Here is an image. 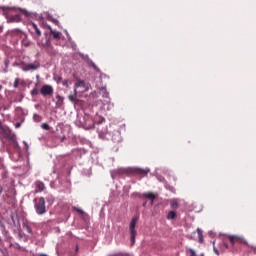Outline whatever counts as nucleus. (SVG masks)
Segmentation results:
<instances>
[{
	"mask_svg": "<svg viewBox=\"0 0 256 256\" xmlns=\"http://www.w3.org/2000/svg\"><path fill=\"white\" fill-rule=\"evenodd\" d=\"M0 133H1L2 135H4V137H5L6 139H8V141H12V143H14L15 145H17V141L15 140V134L11 133L10 130L5 129V128L3 127V125H1V123H0Z\"/></svg>",
	"mask_w": 256,
	"mask_h": 256,
	"instance_id": "7ed1b4c3",
	"label": "nucleus"
},
{
	"mask_svg": "<svg viewBox=\"0 0 256 256\" xmlns=\"http://www.w3.org/2000/svg\"><path fill=\"white\" fill-rule=\"evenodd\" d=\"M235 239H237V236H231V237H230V243H231V245H235Z\"/></svg>",
	"mask_w": 256,
	"mask_h": 256,
	"instance_id": "b1692460",
	"label": "nucleus"
},
{
	"mask_svg": "<svg viewBox=\"0 0 256 256\" xmlns=\"http://www.w3.org/2000/svg\"><path fill=\"white\" fill-rule=\"evenodd\" d=\"M135 173L138 175H147V173H149V169L136 168Z\"/></svg>",
	"mask_w": 256,
	"mask_h": 256,
	"instance_id": "ddd939ff",
	"label": "nucleus"
},
{
	"mask_svg": "<svg viewBox=\"0 0 256 256\" xmlns=\"http://www.w3.org/2000/svg\"><path fill=\"white\" fill-rule=\"evenodd\" d=\"M197 233H198V237L203 236V230H201L200 228H197Z\"/></svg>",
	"mask_w": 256,
	"mask_h": 256,
	"instance_id": "cd10ccee",
	"label": "nucleus"
},
{
	"mask_svg": "<svg viewBox=\"0 0 256 256\" xmlns=\"http://www.w3.org/2000/svg\"><path fill=\"white\" fill-rule=\"evenodd\" d=\"M24 145H25L26 151H27V149H29V144H27V142L24 141Z\"/></svg>",
	"mask_w": 256,
	"mask_h": 256,
	"instance_id": "f704fd0d",
	"label": "nucleus"
},
{
	"mask_svg": "<svg viewBox=\"0 0 256 256\" xmlns=\"http://www.w3.org/2000/svg\"><path fill=\"white\" fill-rule=\"evenodd\" d=\"M79 251V247L76 246L75 252L77 253Z\"/></svg>",
	"mask_w": 256,
	"mask_h": 256,
	"instance_id": "ea45409f",
	"label": "nucleus"
},
{
	"mask_svg": "<svg viewBox=\"0 0 256 256\" xmlns=\"http://www.w3.org/2000/svg\"><path fill=\"white\" fill-rule=\"evenodd\" d=\"M191 256H195V250H190Z\"/></svg>",
	"mask_w": 256,
	"mask_h": 256,
	"instance_id": "c9c22d12",
	"label": "nucleus"
},
{
	"mask_svg": "<svg viewBox=\"0 0 256 256\" xmlns=\"http://www.w3.org/2000/svg\"><path fill=\"white\" fill-rule=\"evenodd\" d=\"M68 99L71 101V103H73L75 108L81 107L83 105V102L77 98V89H74V95H69Z\"/></svg>",
	"mask_w": 256,
	"mask_h": 256,
	"instance_id": "39448f33",
	"label": "nucleus"
},
{
	"mask_svg": "<svg viewBox=\"0 0 256 256\" xmlns=\"http://www.w3.org/2000/svg\"><path fill=\"white\" fill-rule=\"evenodd\" d=\"M73 210L74 211H77V213H80V215H83L85 212L83 210H81L80 208H77V207H73Z\"/></svg>",
	"mask_w": 256,
	"mask_h": 256,
	"instance_id": "5701e85b",
	"label": "nucleus"
},
{
	"mask_svg": "<svg viewBox=\"0 0 256 256\" xmlns=\"http://www.w3.org/2000/svg\"><path fill=\"white\" fill-rule=\"evenodd\" d=\"M16 112L17 113H23V108H21V107L16 108Z\"/></svg>",
	"mask_w": 256,
	"mask_h": 256,
	"instance_id": "c756f323",
	"label": "nucleus"
},
{
	"mask_svg": "<svg viewBox=\"0 0 256 256\" xmlns=\"http://www.w3.org/2000/svg\"><path fill=\"white\" fill-rule=\"evenodd\" d=\"M80 125H81L84 129H93V127H95L94 124L87 125V122L85 121V118H83V121L80 120Z\"/></svg>",
	"mask_w": 256,
	"mask_h": 256,
	"instance_id": "f8f14e48",
	"label": "nucleus"
},
{
	"mask_svg": "<svg viewBox=\"0 0 256 256\" xmlns=\"http://www.w3.org/2000/svg\"><path fill=\"white\" fill-rule=\"evenodd\" d=\"M7 23H21V16L16 14L14 16L6 15Z\"/></svg>",
	"mask_w": 256,
	"mask_h": 256,
	"instance_id": "0eeeda50",
	"label": "nucleus"
},
{
	"mask_svg": "<svg viewBox=\"0 0 256 256\" xmlns=\"http://www.w3.org/2000/svg\"><path fill=\"white\" fill-rule=\"evenodd\" d=\"M13 87H15V89H17V87H19V79H16L14 81Z\"/></svg>",
	"mask_w": 256,
	"mask_h": 256,
	"instance_id": "a878e982",
	"label": "nucleus"
},
{
	"mask_svg": "<svg viewBox=\"0 0 256 256\" xmlns=\"http://www.w3.org/2000/svg\"><path fill=\"white\" fill-rule=\"evenodd\" d=\"M36 190L35 193H41L42 191H45V184L41 181L35 182Z\"/></svg>",
	"mask_w": 256,
	"mask_h": 256,
	"instance_id": "1a4fd4ad",
	"label": "nucleus"
},
{
	"mask_svg": "<svg viewBox=\"0 0 256 256\" xmlns=\"http://www.w3.org/2000/svg\"><path fill=\"white\" fill-rule=\"evenodd\" d=\"M175 217H177V213H175V211H170L167 215V219L170 221H173V219H175Z\"/></svg>",
	"mask_w": 256,
	"mask_h": 256,
	"instance_id": "2eb2a0df",
	"label": "nucleus"
},
{
	"mask_svg": "<svg viewBox=\"0 0 256 256\" xmlns=\"http://www.w3.org/2000/svg\"><path fill=\"white\" fill-rule=\"evenodd\" d=\"M199 243H203V235L199 236Z\"/></svg>",
	"mask_w": 256,
	"mask_h": 256,
	"instance_id": "72a5a7b5",
	"label": "nucleus"
},
{
	"mask_svg": "<svg viewBox=\"0 0 256 256\" xmlns=\"http://www.w3.org/2000/svg\"><path fill=\"white\" fill-rule=\"evenodd\" d=\"M34 209L37 215H45V213H47V207L45 206L44 197H40L38 200L34 199Z\"/></svg>",
	"mask_w": 256,
	"mask_h": 256,
	"instance_id": "f257e3e1",
	"label": "nucleus"
},
{
	"mask_svg": "<svg viewBox=\"0 0 256 256\" xmlns=\"http://www.w3.org/2000/svg\"><path fill=\"white\" fill-rule=\"evenodd\" d=\"M48 29H49L50 34H51V31H53V28H51V26H48Z\"/></svg>",
	"mask_w": 256,
	"mask_h": 256,
	"instance_id": "4c0bfd02",
	"label": "nucleus"
},
{
	"mask_svg": "<svg viewBox=\"0 0 256 256\" xmlns=\"http://www.w3.org/2000/svg\"><path fill=\"white\" fill-rule=\"evenodd\" d=\"M31 95H32L33 97L39 95V90H38L37 88H34V89L31 91Z\"/></svg>",
	"mask_w": 256,
	"mask_h": 256,
	"instance_id": "aec40b11",
	"label": "nucleus"
},
{
	"mask_svg": "<svg viewBox=\"0 0 256 256\" xmlns=\"http://www.w3.org/2000/svg\"><path fill=\"white\" fill-rule=\"evenodd\" d=\"M54 81H56V83H62L63 78L61 76H54Z\"/></svg>",
	"mask_w": 256,
	"mask_h": 256,
	"instance_id": "6ab92c4d",
	"label": "nucleus"
},
{
	"mask_svg": "<svg viewBox=\"0 0 256 256\" xmlns=\"http://www.w3.org/2000/svg\"><path fill=\"white\" fill-rule=\"evenodd\" d=\"M171 207H172V209H177V207H179V204L177 203V201H172Z\"/></svg>",
	"mask_w": 256,
	"mask_h": 256,
	"instance_id": "4be33fe9",
	"label": "nucleus"
},
{
	"mask_svg": "<svg viewBox=\"0 0 256 256\" xmlns=\"http://www.w3.org/2000/svg\"><path fill=\"white\" fill-rule=\"evenodd\" d=\"M119 170H113L112 172H111V177H112V179H115V175H119Z\"/></svg>",
	"mask_w": 256,
	"mask_h": 256,
	"instance_id": "412c9836",
	"label": "nucleus"
},
{
	"mask_svg": "<svg viewBox=\"0 0 256 256\" xmlns=\"http://www.w3.org/2000/svg\"><path fill=\"white\" fill-rule=\"evenodd\" d=\"M40 67L39 62L34 64H24L22 67V71H37V68Z\"/></svg>",
	"mask_w": 256,
	"mask_h": 256,
	"instance_id": "423d86ee",
	"label": "nucleus"
},
{
	"mask_svg": "<svg viewBox=\"0 0 256 256\" xmlns=\"http://www.w3.org/2000/svg\"><path fill=\"white\" fill-rule=\"evenodd\" d=\"M56 99V107H63V97L57 95Z\"/></svg>",
	"mask_w": 256,
	"mask_h": 256,
	"instance_id": "4468645a",
	"label": "nucleus"
},
{
	"mask_svg": "<svg viewBox=\"0 0 256 256\" xmlns=\"http://www.w3.org/2000/svg\"><path fill=\"white\" fill-rule=\"evenodd\" d=\"M5 66L9 67V61L8 60L5 61Z\"/></svg>",
	"mask_w": 256,
	"mask_h": 256,
	"instance_id": "e433bc0d",
	"label": "nucleus"
},
{
	"mask_svg": "<svg viewBox=\"0 0 256 256\" xmlns=\"http://www.w3.org/2000/svg\"><path fill=\"white\" fill-rule=\"evenodd\" d=\"M79 87H81L82 89H84V91H87V85L85 84V81L83 80H79L75 83V89H79Z\"/></svg>",
	"mask_w": 256,
	"mask_h": 256,
	"instance_id": "9b49d317",
	"label": "nucleus"
},
{
	"mask_svg": "<svg viewBox=\"0 0 256 256\" xmlns=\"http://www.w3.org/2000/svg\"><path fill=\"white\" fill-rule=\"evenodd\" d=\"M20 11H21L22 13H24V15H25L26 17H29V12H27V10L20 8Z\"/></svg>",
	"mask_w": 256,
	"mask_h": 256,
	"instance_id": "bb28decb",
	"label": "nucleus"
},
{
	"mask_svg": "<svg viewBox=\"0 0 256 256\" xmlns=\"http://www.w3.org/2000/svg\"><path fill=\"white\" fill-rule=\"evenodd\" d=\"M62 85H64V87H69L68 80L67 79L62 80Z\"/></svg>",
	"mask_w": 256,
	"mask_h": 256,
	"instance_id": "393cba45",
	"label": "nucleus"
},
{
	"mask_svg": "<svg viewBox=\"0 0 256 256\" xmlns=\"http://www.w3.org/2000/svg\"><path fill=\"white\" fill-rule=\"evenodd\" d=\"M42 129H49V124H42Z\"/></svg>",
	"mask_w": 256,
	"mask_h": 256,
	"instance_id": "7c9ffc66",
	"label": "nucleus"
},
{
	"mask_svg": "<svg viewBox=\"0 0 256 256\" xmlns=\"http://www.w3.org/2000/svg\"><path fill=\"white\" fill-rule=\"evenodd\" d=\"M27 233H33V230L30 228V226H26Z\"/></svg>",
	"mask_w": 256,
	"mask_h": 256,
	"instance_id": "c85d7f7f",
	"label": "nucleus"
},
{
	"mask_svg": "<svg viewBox=\"0 0 256 256\" xmlns=\"http://www.w3.org/2000/svg\"><path fill=\"white\" fill-rule=\"evenodd\" d=\"M213 251L216 253V255H219V250L215 246L213 247Z\"/></svg>",
	"mask_w": 256,
	"mask_h": 256,
	"instance_id": "2f4dec72",
	"label": "nucleus"
},
{
	"mask_svg": "<svg viewBox=\"0 0 256 256\" xmlns=\"http://www.w3.org/2000/svg\"><path fill=\"white\" fill-rule=\"evenodd\" d=\"M51 35H53L54 39H60L61 38V32H57L55 30H51Z\"/></svg>",
	"mask_w": 256,
	"mask_h": 256,
	"instance_id": "dca6fc26",
	"label": "nucleus"
},
{
	"mask_svg": "<svg viewBox=\"0 0 256 256\" xmlns=\"http://www.w3.org/2000/svg\"><path fill=\"white\" fill-rule=\"evenodd\" d=\"M224 245H225V247H228L227 244L224 243Z\"/></svg>",
	"mask_w": 256,
	"mask_h": 256,
	"instance_id": "a19ab883",
	"label": "nucleus"
},
{
	"mask_svg": "<svg viewBox=\"0 0 256 256\" xmlns=\"http://www.w3.org/2000/svg\"><path fill=\"white\" fill-rule=\"evenodd\" d=\"M82 59H85L87 61L88 65H90V67H92L94 71H97L99 73V71H100L99 67H97V65L94 64L91 59H89V56L82 55Z\"/></svg>",
	"mask_w": 256,
	"mask_h": 256,
	"instance_id": "6e6552de",
	"label": "nucleus"
},
{
	"mask_svg": "<svg viewBox=\"0 0 256 256\" xmlns=\"http://www.w3.org/2000/svg\"><path fill=\"white\" fill-rule=\"evenodd\" d=\"M33 28L35 29V33L38 35V37H41V30L37 27V24L32 23Z\"/></svg>",
	"mask_w": 256,
	"mask_h": 256,
	"instance_id": "f3484780",
	"label": "nucleus"
},
{
	"mask_svg": "<svg viewBox=\"0 0 256 256\" xmlns=\"http://www.w3.org/2000/svg\"><path fill=\"white\" fill-rule=\"evenodd\" d=\"M143 197H146V199H150V204L153 205L155 199L157 198V196L151 192H147L143 194Z\"/></svg>",
	"mask_w": 256,
	"mask_h": 256,
	"instance_id": "9d476101",
	"label": "nucleus"
},
{
	"mask_svg": "<svg viewBox=\"0 0 256 256\" xmlns=\"http://www.w3.org/2000/svg\"><path fill=\"white\" fill-rule=\"evenodd\" d=\"M40 93L43 97H51V95H53V86L48 84L43 85L40 89Z\"/></svg>",
	"mask_w": 256,
	"mask_h": 256,
	"instance_id": "20e7f679",
	"label": "nucleus"
},
{
	"mask_svg": "<svg viewBox=\"0 0 256 256\" xmlns=\"http://www.w3.org/2000/svg\"><path fill=\"white\" fill-rule=\"evenodd\" d=\"M142 206H143V207H147V202H144V203L142 204Z\"/></svg>",
	"mask_w": 256,
	"mask_h": 256,
	"instance_id": "58836bf2",
	"label": "nucleus"
},
{
	"mask_svg": "<svg viewBox=\"0 0 256 256\" xmlns=\"http://www.w3.org/2000/svg\"><path fill=\"white\" fill-rule=\"evenodd\" d=\"M102 97H104V99H109V92H107L106 88H102Z\"/></svg>",
	"mask_w": 256,
	"mask_h": 256,
	"instance_id": "a211bd4d",
	"label": "nucleus"
},
{
	"mask_svg": "<svg viewBox=\"0 0 256 256\" xmlns=\"http://www.w3.org/2000/svg\"><path fill=\"white\" fill-rule=\"evenodd\" d=\"M138 220H139V218H137V217L132 218V220L130 222V226H129L130 241H131L132 245H135V237L137 235V231L135 230V225H137Z\"/></svg>",
	"mask_w": 256,
	"mask_h": 256,
	"instance_id": "f03ea898",
	"label": "nucleus"
},
{
	"mask_svg": "<svg viewBox=\"0 0 256 256\" xmlns=\"http://www.w3.org/2000/svg\"><path fill=\"white\" fill-rule=\"evenodd\" d=\"M19 127H21V122H17V123L15 124V128H16V129H19Z\"/></svg>",
	"mask_w": 256,
	"mask_h": 256,
	"instance_id": "473e14b6",
	"label": "nucleus"
}]
</instances>
